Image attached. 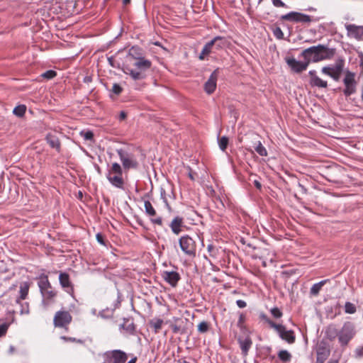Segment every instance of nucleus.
Masks as SVG:
<instances>
[{
  "label": "nucleus",
  "mask_w": 363,
  "mask_h": 363,
  "mask_svg": "<svg viewBox=\"0 0 363 363\" xmlns=\"http://www.w3.org/2000/svg\"><path fill=\"white\" fill-rule=\"evenodd\" d=\"M162 277L167 283L173 287L177 285L178 281L181 279L179 274L174 271H164L162 274Z\"/></svg>",
  "instance_id": "aec40b11"
},
{
  "label": "nucleus",
  "mask_w": 363,
  "mask_h": 363,
  "mask_svg": "<svg viewBox=\"0 0 363 363\" xmlns=\"http://www.w3.org/2000/svg\"><path fill=\"white\" fill-rule=\"evenodd\" d=\"M182 251L189 257H195L196 253V244L195 240L188 235H182L179 240Z\"/></svg>",
  "instance_id": "423d86ee"
},
{
  "label": "nucleus",
  "mask_w": 363,
  "mask_h": 363,
  "mask_svg": "<svg viewBox=\"0 0 363 363\" xmlns=\"http://www.w3.org/2000/svg\"><path fill=\"white\" fill-rule=\"evenodd\" d=\"M152 67V62L145 57L135 61L125 64L123 71L125 74H129L134 80H141L146 77V72Z\"/></svg>",
  "instance_id": "f257e3e1"
},
{
  "label": "nucleus",
  "mask_w": 363,
  "mask_h": 363,
  "mask_svg": "<svg viewBox=\"0 0 363 363\" xmlns=\"http://www.w3.org/2000/svg\"><path fill=\"white\" fill-rule=\"evenodd\" d=\"M310 77H311V79H313L314 77H318L316 75V72L315 70H310L309 72H308Z\"/></svg>",
  "instance_id": "052dcab7"
},
{
  "label": "nucleus",
  "mask_w": 363,
  "mask_h": 363,
  "mask_svg": "<svg viewBox=\"0 0 363 363\" xmlns=\"http://www.w3.org/2000/svg\"><path fill=\"white\" fill-rule=\"evenodd\" d=\"M182 225L183 218L180 216H176L172 219L169 225V227L173 233H174L175 235H179L182 232Z\"/></svg>",
  "instance_id": "5701e85b"
},
{
  "label": "nucleus",
  "mask_w": 363,
  "mask_h": 363,
  "mask_svg": "<svg viewBox=\"0 0 363 363\" xmlns=\"http://www.w3.org/2000/svg\"><path fill=\"white\" fill-rule=\"evenodd\" d=\"M344 67V60H338L333 66L323 67L322 72L330 76L335 81H339Z\"/></svg>",
  "instance_id": "9d476101"
},
{
  "label": "nucleus",
  "mask_w": 363,
  "mask_h": 363,
  "mask_svg": "<svg viewBox=\"0 0 363 363\" xmlns=\"http://www.w3.org/2000/svg\"><path fill=\"white\" fill-rule=\"evenodd\" d=\"M307 11H316V9L313 7H309Z\"/></svg>",
  "instance_id": "338daca9"
},
{
  "label": "nucleus",
  "mask_w": 363,
  "mask_h": 363,
  "mask_svg": "<svg viewBox=\"0 0 363 363\" xmlns=\"http://www.w3.org/2000/svg\"><path fill=\"white\" fill-rule=\"evenodd\" d=\"M272 4L276 7H284L287 8L288 6L284 3L281 0H272Z\"/></svg>",
  "instance_id": "09e8293b"
},
{
  "label": "nucleus",
  "mask_w": 363,
  "mask_h": 363,
  "mask_svg": "<svg viewBox=\"0 0 363 363\" xmlns=\"http://www.w3.org/2000/svg\"><path fill=\"white\" fill-rule=\"evenodd\" d=\"M345 28L349 37L354 38L357 40H363V26L347 24Z\"/></svg>",
  "instance_id": "f3484780"
},
{
  "label": "nucleus",
  "mask_w": 363,
  "mask_h": 363,
  "mask_svg": "<svg viewBox=\"0 0 363 363\" xmlns=\"http://www.w3.org/2000/svg\"><path fill=\"white\" fill-rule=\"evenodd\" d=\"M274 329L278 333L279 337L289 344H293L296 340V335L292 330H286L281 324L274 325Z\"/></svg>",
  "instance_id": "f8f14e48"
},
{
  "label": "nucleus",
  "mask_w": 363,
  "mask_h": 363,
  "mask_svg": "<svg viewBox=\"0 0 363 363\" xmlns=\"http://www.w3.org/2000/svg\"><path fill=\"white\" fill-rule=\"evenodd\" d=\"M137 361V357H135L132 358L130 360H129L127 363H135Z\"/></svg>",
  "instance_id": "e2e57ef3"
},
{
  "label": "nucleus",
  "mask_w": 363,
  "mask_h": 363,
  "mask_svg": "<svg viewBox=\"0 0 363 363\" xmlns=\"http://www.w3.org/2000/svg\"><path fill=\"white\" fill-rule=\"evenodd\" d=\"M354 77L355 74L353 72L347 71L345 73V78L343 79V83L345 85L343 94L345 96H350L356 92L357 82Z\"/></svg>",
  "instance_id": "9b49d317"
},
{
  "label": "nucleus",
  "mask_w": 363,
  "mask_h": 363,
  "mask_svg": "<svg viewBox=\"0 0 363 363\" xmlns=\"http://www.w3.org/2000/svg\"><path fill=\"white\" fill-rule=\"evenodd\" d=\"M236 304L240 308H243L246 307V306H247L246 302L241 299L238 300L236 301Z\"/></svg>",
  "instance_id": "4d7b16f0"
},
{
  "label": "nucleus",
  "mask_w": 363,
  "mask_h": 363,
  "mask_svg": "<svg viewBox=\"0 0 363 363\" xmlns=\"http://www.w3.org/2000/svg\"><path fill=\"white\" fill-rule=\"evenodd\" d=\"M45 140L50 147L55 149L57 152H60L61 143L57 136L48 133L45 137Z\"/></svg>",
  "instance_id": "4be33fe9"
},
{
  "label": "nucleus",
  "mask_w": 363,
  "mask_h": 363,
  "mask_svg": "<svg viewBox=\"0 0 363 363\" xmlns=\"http://www.w3.org/2000/svg\"><path fill=\"white\" fill-rule=\"evenodd\" d=\"M286 62L291 69L296 73H300L306 70L309 65L308 61L307 60H304L303 62H301L296 60L294 57L286 59Z\"/></svg>",
  "instance_id": "4468645a"
},
{
  "label": "nucleus",
  "mask_w": 363,
  "mask_h": 363,
  "mask_svg": "<svg viewBox=\"0 0 363 363\" xmlns=\"http://www.w3.org/2000/svg\"><path fill=\"white\" fill-rule=\"evenodd\" d=\"M238 342L240 345L242 356L246 357L252 345V338L249 335L245 337H239L238 338Z\"/></svg>",
  "instance_id": "412c9836"
},
{
  "label": "nucleus",
  "mask_w": 363,
  "mask_h": 363,
  "mask_svg": "<svg viewBox=\"0 0 363 363\" xmlns=\"http://www.w3.org/2000/svg\"><path fill=\"white\" fill-rule=\"evenodd\" d=\"M121 86L118 84H114L112 87V91L116 94H120L122 92Z\"/></svg>",
  "instance_id": "8fccbe9b"
},
{
  "label": "nucleus",
  "mask_w": 363,
  "mask_h": 363,
  "mask_svg": "<svg viewBox=\"0 0 363 363\" xmlns=\"http://www.w3.org/2000/svg\"><path fill=\"white\" fill-rule=\"evenodd\" d=\"M150 326L153 329L155 333H158L163 325V320L160 318H153L150 320Z\"/></svg>",
  "instance_id": "c756f323"
},
{
  "label": "nucleus",
  "mask_w": 363,
  "mask_h": 363,
  "mask_svg": "<svg viewBox=\"0 0 363 363\" xmlns=\"http://www.w3.org/2000/svg\"><path fill=\"white\" fill-rule=\"evenodd\" d=\"M218 79V69L214 70L204 84V90L208 94H213L216 89Z\"/></svg>",
  "instance_id": "6ab92c4d"
},
{
  "label": "nucleus",
  "mask_w": 363,
  "mask_h": 363,
  "mask_svg": "<svg viewBox=\"0 0 363 363\" xmlns=\"http://www.w3.org/2000/svg\"><path fill=\"white\" fill-rule=\"evenodd\" d=\"M334 55L333 49H330L323 45H318L317 46H312L305 49L301 52V56L305 60L317 62L323 60L330 59Z\"/></svg>",
  "instance_id": "f03ea898"
},
{
  "label": "nucleus",
  "mask_w": 363,
  "mask_h": 363,
  "mask_svg": "<svg viewBox=\"0 0 363 363\" xmlns=\"http://www.w3.org/2000/svg\"><path fill=\"white\" fill-rule=\"evenodd\" d=\"M71 321L72 316L67 311H57L54 317V324L56 327H65Z\"/></svg>",
  "instance_id": "2eb2a0df"
},
{
  "label": "nucleus",
  "mask_w": 363,
  "mask_h": 363,
  "mask_svg": "<svg viewBox=\"0 0 363 363\" xmlns=\"http://www.w3.org/2000/svg\"><path fill=\"white\" fill-rule=\"evenodd\" d=\"M310 84L313 86L319 88H326L328 86V82L318 77H314L313 79H311Z\"/></svg>",
  "instance_id": "7c9ffc66"
},
{
  "label": "nucleus",
  "mask_w": 363,
  "mask_h": 363,
  "mask_svg": "<svg viewBox=\"0 0 363 363\" xmlns=\"http://www.w3.org/2000/svg\"><path fill=\"white\" fill-rule=\"evenodd\" d=\"M211 42L213 43L215 53L224 48L227 45V40L225 38L221 36H216L211 40Z\"/></svg>",
  "instance_id": "393cba45"
},
{
  "label": "nucleus",
  "mask_w": 363,
  "mask_h": 363,
  "mask_svg": "<svg viewBox=\"0 0 363 363\" xmlns=\"http://www.w3.org/2000/svg\"><path fill=\"white\" fill-rule=\"evenodd\" d=\"M354 325L352 322H346L343 324L339 333V342L341 346L347 345L349 342L355 335Z\"/></svg>",
  "instance_id": "39448f33"
},
{
  "label": "nucleus",
  "mask_w": 363,
  "mask_h": 363,
  "mask_svg": "<svg viewBox=\"0 0 363 363\" xmlns=\"http://www.w3.org/2000/svg\"><path fill=\"white\" fill-rule=\"evenodd\" d=\"M29 311H28V305L26 303V309H22L21 310V313H28Z\"/></svg>",
  "instance_id": "680f3d73"
},
{
  "label": "nucleus",
  "mask_w": 363,
  "mask_h": 363,
  "mask_svg": "<svg viewBox=\"0 0 363 363\" xmlns=\"http://www.w3.org/2000/svg\"><path fill=\"white\" fill-rule=\"evenodd\" d=\"M145 213L150 216H154L156 215V211L152 206L150 201H145L144 203Z\"/></svg>",
  "instance_id": "72a5a7b5"
},
{
  "label": "nucleus",
  "mask_w": 363,
  "mask_h": 363,
  "mask_svg": "<svg viewBox=\"0 0 363 363\" xmlns=\"http://www.w3.org/2000/svg\"><path fill=\"white\" fill-rule=\"evenodd\" d=\"M62 339L65 340V341L77 342L82 343V340H77L75 337L62 336Z\"/></svg>",
  "instance_id": "6e6d98bb"
},
{
  "label": "nucleus",
  "mask_w": 363,
  "mask_h": 363,
  "mask_svg": "<svg viewBox=\"0 0 363 363\" xmlns=\"http://www.w3.org/2000/svg\"><path fill=\"white\" fill-rule=\"evenodd\" d=\"M328 363H338L337 360H330Z\"/></svg>",
  "instance_id": "774afa93"
},
{
  "label": "nucleus",
  "mask_w": 363,
  "mask_h": 363,
  "mask_svg": "<svg viewBox=\"0 0 363 363\" xmlns=\"http://www.w3.org/2000/svg\"><path fill=\"white\" fill-rule=\"evenodd\" d=\"M259 318L261 320L265 321L272 328H274V325H277V323L272 321L271 319H269L267 315L263 313H260Z\"/></svg>",
  "instance_id": "ea45409f"
},
{
  "label": "nucleus",
  "mask_w": 363,
  "mask_h": 363,
  "mask_svg": "<svg viewBox=\"0 0 363 363\" xmlns=\"http://www.w3.org/2000/svg\"><path fill=\"white\" fill-rule=\"evenodd\" d=\"M40 294L43 297L42 303L47 306L54 302L56 292L53 290L47 275H41L38 283Z\"/></svg>",
  "instance_id": "7ed1b4c3"
},
{
  "label": "nucleus",
  "mask_w": 363,
  "mask_h": 363,
  "mask_svg": "<svg viewBox=\"0 0 363 363\" xmlns=\"http://www.w3.org/2000/svg\"><path fill=\"white\" fill-rule=\"evenodd\" d=\"M340 330L334 325H330L326 328L325 330V337L329 340L332 341L335 340L337 337H339Z\"/></svg>",
  "instance_id": "bb28decb"
},
{
  "label": "nucleus",
  "mask_w": 363,
  "mask_h": 363,
  "mask_svg": "<svg viewBox=\"0 0 363 363\" xmlns=\"http://www.w3.org/2000/svg\"><path fill=\"white\" fill-rule=\"evenodd\" d=\"M126 116H127L126 113L125 111H121L120 112V114H119V116H118V119L120 121H123V120L125 119Z\"/></svg>",
  "instance_id": "13d9d810"
},
{
  "label": "nucleus",
  "mask_w": 363,
  "mask_h": 363,
  "mask_svg": "<svg viewBox=\"0 0 363 363\" xmlns=\"http://www.w3.org/2000/svg\"><path fill=\"white\" fill-rule=\"evenodd\" d=\"M280 20L286 21L294 23H309L313 21L309 15L298 12L291 11L288 13L281 16Z\"/></svg>",
  "instance_id": "6e6552de"
},
{
  "label": "nucleus",
  "mask_w": 363,
  "mask_h": 363,
  "mask_svg": "<svg viewBox=\"0 0 363 363\" xmlns=\"http://www.w3.org/2000/svg\"><path fill=\"white\" fill-rule=\"evenodd\" d=\"M316 362L315 363H324L330 354V350L328 345L321 341L315 347Z\"/></svg>",
  "instance_id": "ddd939ff"
},
{
  "label": "nucleus",
  "mask_w": 363,
  "mask_h": 363,
  "mask_svg": "<svg viewBox=\"0 0 363 363\" xmlns=\"http://www.w3.org/2000/svg\"><path fill=\"white\" fill-rule=\"evenodd\" d=\"M96 240L98 241V242H99L101 245H105L104 238L101 233H97L96 235Z\"/></svg>",
  "instance_id": "5fc2aeb1"
},
{
  "label": "nucleus",
  "mask_w": 363,
  "mask_h": 363,
  "mask_svg": "<svg viewBox=\"0 0 363 363\" xmlns=\"http://www.w3.org/2000/svg\"><path fill=\"white\" fill-rule=\"evenodd\" d=\"M329 281L330 279H324L318 283L314 284L311 288L310 294L313 296H317L319 294L320 291L321 290V288Z\"/></svg>",
  "instance_id": "c85d7f7f"
},
{
  "label": "nucleus",
  "mask_w": 363,
  "mask_h": 363,
  "mask_svg": "<svg viewBox=\"0 0 363 363\" xmlns=\"http://www.w3.org/2000/svg\"><path fill=\"white\" fill-rule=\"evenodd\" d=\"M273 33H274V35L277 39L281 40V39L284 38V33L279 27L275 28L273 30Z\"/></svg>",
  "instance_id": "c03bdc74"
},
{
  "label": "nucleus",
  "mask_w": 363,
  "mask_h": 363,
  "mask_svg": "<svg viewBox=\"0 0 363 363\" xmlns=\"http://www.w3.org/2000/svg\"><path fill=\"white\" fill-rule=\"evenodd\" d=\"M150 220L153 224H157L160 226L162 225V218L160 216L157 217L155 218H152Z\"/></svg>",
  "instance_id": "864d4df0"
},
{
  "label": "nucleus",
  "mask_w": 363,
  "mask_h": 363,
  "mask_svg": "<svg viewBox=\"0 0 363 363\" xmlns=\"http://www.w3.org/2000/svg\"><path fill=\"white\" fill-rule=\"evenodd\" d=\"M209 328H210L209 323H208L207 321H205V320L201 321L198 325V331L200 333H207L209 330Z\"/></svg>",
  "instance_id": "e433bc0d"
},
{
  "label": "nucleus",
  "mask_w": 363,
  "mask_h": 363,
  "mask_svg": "<svg viewBox=\"0 0 363 363\" xmlns=\"http://www.w3.org/2000/svg\"><path fill=\"white\" fill-rule=\"evenodd\" d=\"M116 152L125 170L138 168V162L135 157L132 153H130L123 149H118Z\"/></svg>",
  "instance_id": "0eeeda50"
},
{
  "label": "nucleus",
  "mask_w": 363,
  "mask_h": 363,
  "mask_svg": "<svg viewBox=\"0 0 363 363\" xmlns=\"http://www.w3.org/2000/svg\"><path fill=\"white\" fill-rule=\"evenodd\" d=\"M19 296L16 299V303H19L21 300H25L28 294L30 284L27 281L21 284L19 287Z\"/></svg>",
  "instance_id": "a878e982"
},
{
  "label": "nucleus",
  "mask_w": 363,
  "mask_h": 363,
  "mask_svg": "<svg viewBox=\"0 0 363 363\" xmlns=\"http://www.w3.org/2000/svg\"><path fill=\"white\" fill-rule=\"evenodd\" d=\"M122 175V167L118 163L114 162L108 170L106 179L113 186L123 189L124 181Z\"/></svg>",
  "instance_id": "20e7f679"
},
{
  "label": "nucleus",
  "mask_w": 363,
  "mask_h": 363,
  "mask_svg": "<svg viewBox=\"0 0 363 363\" xmlns=\"http://www.w3.org/2000/svg\"><path fill=\"white\" fill-rule=\"evenodd\" d=\"M357 311L355 305L351 302H346L345 304V312L348 314H354Z\"/></svg>",
  "instance_id": "4c0bfd02"
},
{
  "label": "nucleus",
  "mask_w": 363,
  "mask_h": 363,
  "mask_svg": "<svg viewBox=\"0 0 363 363\" xmlns=\"http://www.w3.org/2000/svg\"><path fill=\"white\" fill-rule=\"evenodd\" d=\"M255 150L260 156H267V150L260 141L257 142L256 146H255Z\"/></svg>",
  "instance_id": "c9c22d12"
},
{
  "label": "nucleus",
  "mask_w": 363,
  "mask_h": 363,
  "mask_svg": "<svg viewBox=\"0 0 363 363\" xmlns=\"http://www.w3.org/2000/svg\"><path fill=\"white\" fill-rule=\"evenodd\" d=\"M121 294L120 292H118V297H117V299L116 301L113 303V307H111V308H114V311L116 309V308H118L121 306Z\"/></svg>",
  "instance_id": "de8ad7c7"
},
{
  "label": "nucleus",
  "mask_w": 363,
  "mask_h": 363,
  "mask_svg": "<svg viewBox=\"0 0 363 363\" xmlns=\"http://www.w3.org/2000/svg\"><path fill=\"white\" fill-rule=\"evenodd\" d=\"M245 320V316L243 313H240L239 319L237 323L238 328H242L243 327V323Z\"/></svg>",
  "instance_id": "3c124183"
},
{
  "label": "nucleus",
  "mask_w": 363,
  "mask_h": 363,
  "mask_svg": "<svg viewBox=\"0 0 363 363\" xmlns=\"http://www.w3.org/2000/svg\"><path fill=\"white\" fill-rule=\"evenodd\" d=\"M219 147L222 151H225L228 145V138L226 136H222L218 139Z\"/></svg>",
  "instance_id": "58836bf2"
},
{
  "label": "nucleus",
  "mask_w": 363,
  "mask_h": 363,
  "mask_svg": "<svg viewBox=\"0 0 363 363\" xmlns=\"http://www.w3.org/2000/svg\"><path fill=\"white\" fill-rule=\"evenodd\" d=\"M356 354H357V355H359H359H361V354H362V350H360V349H357V350H356Z\"/></svg>",
  "instance_id": "0e129e2a"
},
{
  "label": "nucleus",
  "mask_w": 363,
  "mask_h": 363,
  "mask_svg": "<svg viewBox=\"0 0 363 363\" xmlns=\"http://www.w3.org/2000/svg\"><path fill=\"white\" fill-rule=\"evenodd\" d=\"M130 0H123V4L124 5H127V4H130Z\"/></svg>",
  "instance_id": "69168bd1"
},
{
  "label": "nucleus",
  "mask_w": 363,
  "mask_h": 363,
  "mask_svg": "<svg viewBox=\"0 0 363 363\" xmlns=\"http://www.w3.org/2000/svg\"><path fill=\"white\" fill-rule=\"evenodd\" d=\"M26 106L25 105H18L13 111V113L18 117H23L26 113Z\"/></svg>",
  "instance_id": "f704fd0d"
},
{
  "label": "nucleus",
  "mask_w": 363,
  "mask_h": 363,
  "mask_svg": "<svg viewBox=\"0 0 363 363\" xmlns=\"http://www.w3.org/2000/svg\"><path fill=\"white\" fill-rule=\"evenodd\" d=\"M9 325L6 323H4L0 325V337L4 336L8 330Z\"/></svg>",
  "instance_id": "a18cd8bd"
},
{
  "label": "nucleus",
  "mask_w": 363,
  "mask_h": 363,
  "mask_svg": "<svg viewBox=\"0 0 363 363\" xmlns=\"http://www.w3.org/2000/svg\"><path fill=\"white\" fill-rule=\"evenodd\" d=\"M160 196H161V199H162L163 202L166 204V206L168 208H169V205L168 203V201H167V197H166V191L163 189H161Z\"/></svg>",
  "instance_id": "603ef678"
},
{
  "label": "nucleus",
  "mask_w": 363,
  "mask_h": 363,
  "mask_svg": "<svg viewBox=\"0 0 363 363\" xmlns=\"http://www.w3.org/2000/svg\"><path fill=\"white\" fill-rule=\"evenodd\" d=\"M114 313V308H106L103 309L99 313V316L104 319L111 318L113 317Z\"/></svg>",
  "instance_id": "473e14b6"
},
{
  "label": "nucleus",
  "mask_w": 363,
  "mask_h": 363,
  "mask_svg": "<svg viewBox=\"0 0 363 363\" xmlns=\"http://www.w3.org/2000/svg\"><path fill=\"white\" fill-rule=\"evenodd\" d=\"M59 281L62 288L69 294L74 293V286L70 281L69 275L66 272H60L59 275Z\"/></svg>",
  "instance_id": "a211bd4d"
},
{
  "label": "nucleus",
  "mask_w": 363,
  "mask_h": 363,
  "mask_svg": "<svg viewBox=\"0 0 363 363\" xmlns=\"http://www.w3.org/2000/svg\"><path fill=\"white\" fill-rule=\"evenodd\" d=\"M270 311L272 315L276 318H279L282 316V312L277 307L272 308Z\"/></svg>",
  "instance_id": "49530a36"
},
{
  "label": "nucleus",
  "mask_w": 363,
  "mask_h": 363,
  "mask_svg": "<svg viewBox=\"0 0 363 363\" xmlns=\"http://www.w3.org/2000/svg\"><path fill=\"white\" fill-rule=\"evenodd\" d=\"M144 50L143 48L138 45L132 46L128 52L125 57V64L130 63V62L140 60L144 57Z\"/></svg>",
  "instance_id": "dca6fc26"
},
{
  "label": "nucleus",
  "mask_w": 363,
  "mask_h": 363,
  "mask_svg": "<svg viewBox=\"0 0 363 363\" xmlns=\"http://www.w3.org/2000/svg\"><path fill=\"white\" fill-rule=\"evenodd\" d=\"M104 361L102 363H125L128 359L127 354L121 350H113L104 352Z\"/></svg>",
  "instance_id": "1a4fd4ad"
},
{
  "label": "nucleus",
  "mask_w": 363,
  "mask_h": 363,
  "mask_svg": "<svg viewBox=\"0 0 363 363\" xmlns=\"http://www.w3.org/2000/svg\"><path fill=\"white\" fill-rule=\"evenodd\" d=\"M56 75H57V72L52 69L48 70L41 74V76L43 78H45L47 79H51L54 78Z\"/></svg>",
  "instance_id": "79ce46f5"
},
{
  "label": "nucleus",
  "mask_w": 363,
  "mask_h": 363,
  "mask_svg": "<svg viewBox=\"0 0 363 363\" xmlns=\"http://www.w3.org/2000/svg\"><path fill=\"white\" fill-rule=\"evenodd\" d=\"M211 53H215V50H214V48L213 46V43L211 42V40L206 43L204 45V46L199 56V58L201 60H203L205 59L206 56L208 55Z\"/></svg>",
  "instance_id": "cd10ccee"
},
{
  "label": "nucleus",
  "mask_w": 363,
  "mask_h": 363,
  "mask_svg": "<svg viewBox=\"0 0 363 363\" xmlns=\"http://www.w3.org/2000/svg\"><path fill=\"white\" fill-rule=\"evenodd\" d=\"M120 329L125 330L128 334L133 335L135 333V326L132 320L124 318L123 323L120 325Z\"/></svg>",
  "instance_id": "b1692460"
},
{
  "label": "nucleus",
  "mask_w": 363,
  "mask_h": 363,
  "mask_svg": "<svg viewBox=\"0 0 363 363\" xmlns=\"http://www.w3.org/2000/svg\"><path fill=\"white\" fill-rule=\"evenodd\" d=\"M277 355L278 358L283 362H289L292 357L291 353L286 350H280Z\"/></svg>",
  "instance_id": "2f4dec72"
},
{
  "label": "nucleus",
  "mask_w": 363,
  "mask_h": 363,
  "mask_svg": "<svg viewBox=\"0 0 363 363\" xmlns=\"http://www.w3.org/2000/svg\"><path fill=\"white\" fill-rule=\"evenodd\" d=\"M253 183L257 189L260 190L262 189V184L258 180H255Z\"/></svg>",
  "instance_id": "bf43d9fd"
},
{
  "label": "nucleus",
  "mask_w": 363,
  "mask_h": 363,
  "mask_svg": "<svg viewBox=\"0 0 363 363\" xmlns=\"http://www.w3.org/2000/svg\"><path fill=\"white\" fill-rule=\"evenodd\" d=\"M107 60L110 66L113 68H120V64L115 60L114 56L108 57Z\"/></svg>",
  "instance_id": "37998d69"
},
{
  "label": "nucleus",
  "mask_w": 363,
  "mask_h": 363,
  "mask_svg": "<svg viewBox=\"0 0 363 363\" xmlns=\"http://www.w3.org/2000/svg\"><path fill=\"white\" fill-rule=\"evenodd\" d=\"M80 135L85 140H92L94 139V133L91 130L82 131Z\"/></svg>",
  "instance_id": "a19ab883"
}]
</instances>
